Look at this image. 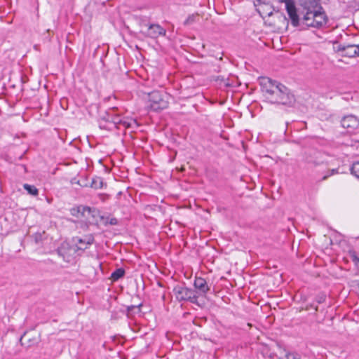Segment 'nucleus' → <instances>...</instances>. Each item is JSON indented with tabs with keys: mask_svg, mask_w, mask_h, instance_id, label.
Segmentation results:
<instances>
[{
	"mask_svg": "<svg viewBox=\"0 0 359 359\" xmlns=\"http://www.w3.org/2000/svg\"><path fill=\"white\" fill-rule=\"evenodd\" d=\"M149 107L154 111L164 109L168 106L169 95L163 91L154 90L148 93Z\"/></svg>",
	"mask_w": 359,
	"mask_h": 359,
	"instance_id": "2",
	"label": "nucleus"
},
{
	"mask_svg": "<svg viewBox=\"0 0 359 359\" xmlns=\"http://www.w3.org/2000/svg\"><path fill=\"white\" fill-rule=\"evenodd\" d=\"M94 238L92 235L86 236L82 238H79L77 241L78 250H84L88 248L89 245L93 244Z\"/></svg>",
	"mask_w": 359,
	"mask_h": 359,
	"instance_id": "11",
	"label": "nucleus"
},
{
	"mask_svg": "<svg viewBox=\"0 0 359 359\" xmlns=\"http://www.w3.org/2000/svg\"><path fill=\"white\" fill-rule=\"evenodd\" d=\"M337 50L341 51L344 56L349 57H353L359 56V44H348V45H339L337 46Z\"/></svg>",
	"mask_w": 359,
	"mask_h": 359,
	"instance_id": "7",
	"label": "nucleus"
},
{
	"mask_svg": "<svg viewBox=\"0 0 359 359\" xmlns=\"http://www.w3.org/2000/svg\"><path fill=\"white\" fill-rule=\"evenodd\" d=\"M280 2L285 4V9L293 26L297 27L299 25V18L297 13V8L293 0H279Z\"/></svg>",
	"mask_w": 359,
	"mask_h": 359,
	"instance_id": "4",
	"label": "nucleus"
},
{
	"mask_svg": "<svg viewBox=\"0 0 359 359\" xmlns=\"http://www.w3.org/2000/svg\"><path fill=\"white\" fill-rule=\"evenodd\" d=\"M146 36L157 39L160 36H165L166 30L158 24H151L147 32H142Z\"/></svg>",
	"mask_w": 359,
	"mask_h": 359,
	"instance_id": "6",
	"label": "nucleus"
},
{
	"mask_svg": "<svg viewBox=\"0 0 359 359\" xmlns=\"http://www.w3.org/2000/svg\"><path fill=\"white\" fill-rule=\"evenodd\" d=\"M90 187L95 189H101L103 187V180L100 177H95L92 179Z\"/></svg>",
	"mask_w": 359,
	"mask_h": 359,
	"instance_id": "16",
	"label": "nucleus"
},
{
	"mask_svg": "<svg viewBox=\"0 0 359 359\" xmlns=\"http://www.w3.org/2000/svg\"><path fill=\"white\" fill-rule=\"evenodd\" d=\"M194 287L204 294H206L210 290L206 280L201 277H196L195 278Z\"/></svg>",
	"mask_w": 359,
	"mask_h": 359,
	"instance_id": "12",
	"label": "nucleus"
},
{
	"mask_svg": "<svg viewBox=\"0 0 359 359\" xmlns=\"http://www.w3.org/2000/svg\"><path fill=\"white\" fill-rule=\"evenodd\" d=\"M327 175H325V176H324V177H323V180H325V179H327Z\"/></svg>",
	"mask_w": 359,
	"mask_h": 359,
	"instance_id": "25",
	"label": "nucleus"
},
{
	"mask_svg": "<svg viewBox=\"0 0 359 359\" xmlns=\"http://www.w3.org/2000/svg\"><path fill=\"white\" fill-rule=\"evenodd\" d=\"M286 359H301V357L299 354L297 353L293 352V353H288L286 355Z\"/></svg>",
	"mask_w": 359,
	"mask_h": 359,
	"instance_id": "21",
	"label": "nucleus"
},
{
	"mask_svg": "<svg viewBox=\"0 0 359 359\" xmlns=\"http://www.w3.org/2000/svg\"><path fill=\"white\" fill-rule=\"evenodd\" d=\"M199 20V15L198 13H193L189 15L186 20L184 22V25L189 26L198 22Z\"/></svg>",
	"mask_w": 359,
	"mask_h": 359,
	"instance_id": "15",
	"label": "nucleus"
},
{
	"mask_svg": "<svg viewBox=\"0 0 359 359\" xmlns=\"http://www.w3.org/2000/svg\"><path fill=\"white\" fill-rule=\"evenodd\" d=\"M175 299L179 302H189L198 304L197 292L187 287L177 285L173 289Z\"/></svg>",
	"mask_w": 359,
	"mask_h": 359,
	"instance_id": "3",
	"label": "nucleus"
},
{
	"mask_svg": "<svg viewBox=\"0 0 359 359\" xmlns=\"http://www.w3.org/2000/svg\"><path fill=\"white\" fill-rule=\"evenodd\" d=\"M133 309H137L138 311H140V307L135 306H128V311H132Z\"/></svg>",
	"mask_w": 359,
	"mask_h": 359,
	"instance_id": "22",
	"label": "nucleus"
},
{
	"mask_svg": "<svg viewBox=\"0 0 359 359\" xmlns=\"http://www.w3.org/2000/svg\"><path fill=\"white\" fill-rule=\"evenodd\" d=\"M24 189L27 191V193L32 196H36L39 194V191L36 187L34 185H30L28 184H25L23 185Z\"/></svg>",
	"mask_w": 359,
	"mask_h": 359,
	"instance_id": "18",
	"label": "nucleus"
},
{
	"mask_svg": "<svg viewBox=\"0 0 359 359\" xmlns=\"http://www.w3.org/2000/svg\"><path fill=\"white\" fill-rule=\"evenodd\" d=\"M351 171V174H353L354 176L359 179V161L355 162L353 164Z\"/></svg>",
	"mask_w": 359,
	"mask_h": 359,
	"instance_id": "20",
	"label": "nucleus"
},
{
	"mask_svg": "<svg viewBox=\"0 0 359 359\" xmlns=\"http://www.w3.org/2000/svg\"><path fill=\"white\" fill-rule=\"evenodd\" d=\"M341 124L348 133H352L359 127V120L353 115H348L342 118Z\"/></svg>",
	"mask_w": 359,
	"mask_h": 359,
	"instance_id": "5",
	"label": "nucleus"
},
{
	"mask_svg": "<svg viewBox=\"0 0 359 359\" xmlns=\"http://www.w3.org/2000/svg\"><path fill=\"white\" fill-rule=\"evenodd\" d=\"M334 172H336L335 170H332V174H334Z\"/></svg>",
	"mask_w": 359,
	"mask_h": 359,
	"instance_id": "24",
	"label": "nucleus"
},
{
	"mask_svg": "<svg viewBox=\"0 0 359 359\" xmlns=\"http://www.w3.org/2000/svg\"><path fill=\"white\" fill-rule=\"evenodd\" d=\"M71 215L77 218L84 217L86 213L90 214L91 212V208L88 206L79 205L74 207L70 210Z\"/></svg>",
	"mask_w": 359,
	"mask_h": 359,
	"instance_id": "8",
	"label": "nucleus"
},
{
	"mask_svg": "<svg viewBox=\"0 0 359 359\" xmlns=\"http://www.w3.org/2000/svg\"><path fill=\"white\" fill-rule=\"evenodd\" d=\"M125 274V271L122 268L116 269L111 275V279L113 281H116L119 278H122Z\"/></svg>",
	"mask_w": 359,
	"mask_h": 359,
	"instance_id": "17",
	"label": "nucleus"
},
{
	"mask_svg": "<svg viewBox=\"0 0 359 359\" xmlns=\"http://www.w3.org/2000/svg\"><path fill=\"white\" fill-rule=\"evenodd\" d=\"M314 13L315 17L312 21L313 22V27H320L326 24L327 18L325 14L323 12L315 11Z\"/></svg>",
	"mask_w": 359,
	"mask_h": 359,
	"instance_id": "10",
	"label": "nucleus"
},
{
	"mask_svg": "<svg viewBox=\"0 0 359 359\" xmlns=\"http://www.w3.org/2000/svg\"><path fill=\"white\" fill-rule=\"evenodd\" d=\"M262 90L265 99L270 103L292 106L295 98L284 85L269 78H262Z\"/></svg>",
	"mask_w": 359,
	"mask_h": 359,
	"instance_id": "1",
	"label": "nucleus"
},
{
	"mask_svg": "<svg viewBox=\"0 0 359 359\" xmlns=\"http://www.w3.org/2000/svg\"><path fill=\"white\" fill-rule=\"evenodd\" d=\"M322 301H323L322 298H321V299H319V300H318V303H321V302H322Z\"/></svg>",
	"mask_w": 359,
	"mask_h": 359,
	"instance_id": "23",
	"label": "nucleus"
},
{
	"mask_svg": "<svg viewBox=\"0 0 359 359\" xmlns=\"http://www.w3.org/2000/svg\"><path fill=\"white\" fill-rule=\"evenodd\" d=\"M112 121L116 125H122L126 128H132L133 125H136V121L133 119L121 118L119 116H116L112 119Z\"/></svg>",
	"mask_w": 359,
	"mask_h": 359,
	"instance_id": "13",
	"label": "nucleus"
},
{
	"mask_svg": "<svg viewBox=\"0 0 359 359\" xmlns=\"http://www.w3.org/2000/svg\"><path fill=\"white\" fill-rule=\"evenodd\" d=\"M71 251H74V250L71 249L67 244H63L58 248L57 254L64 261L70 262L72 259V256L70 254Z\"/></svg>",
	"mask_w": 359,
	"mask_h": 359,
	"instance_id": "9",
	"label": "nucleus"
},
{
	"mask_svg": "<svg viewBox=\"0 0 359 359\" xmlns=\"http://www.w3.org/2000/svg\"><path fill=\"white\" fill-rule=\"evenodd\" d=\"M315 13L313 11H308L302 18V23L307 27H313Z\"/></svg>",
	"mask_w": 359,
	"mask_h": 359,
	"instance_id": "14",
	"label": "nucleus"
},
{
	"mask_svg": "<svg viewBox=\"0 0 359 359\" xmlns=\"http://www.w3.org/2000/svg\"><path fill=\"white\" fill-rule=\"evenodd\" d=\"M349 259L354 263L355 266L359 270V257L357 256L356 252L351 250L348 252Z\"/></svg>",
	"mask_w": 359,
	"mask_h": 359,
	"instance_id": "19",
	"label": "nucleus"
}]
</instances>
